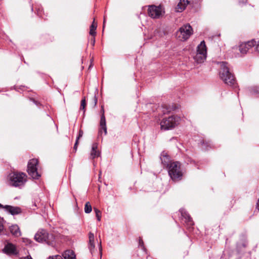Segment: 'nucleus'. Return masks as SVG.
Here are the masks:
<instances>
[{"instance_id": "nucleus-1", "label": "nucleus", "mask_w": 259, "mask_h": 259, "mask_svg": "<svg viewBox=\"0 0 259 259\" xmlns=\"http://www.w3.org/2000/svg\"><path fill=\"white\" fill-rule=\"evenodd\" d=\"M220 76L225 83L229 86L235 87L236 80L233 73L230 70L228 63L220 62Z\"/></svg>"}, {"instance_id": "nucleus-2", "label": "nucleus", "mask_w": 259, "mask_h": 259, "mask_svg": "<svg viewBox=\"0 0 259 259\" xmlns=\"http://www.w3.org/2000/svg\"><path fill=\"white\" fill-rule=\"evenodd\" d=\"M27 181V176L23 172H14L9 175V184L15 187L21 188Z\"/></svg>"}, {"instance_id": "nucleus-3", "label": "nucleus", "mask_w": 259, "mask_h": 259, "mask_svg": "<svg viewBox=\"0 0 259 259\" xmlns=\"http://www.w3.org/2000/svg\"><path fill=\"white\" fill-rule=\"evenodd\" d=\"M167 169L168 175L173 181H177L182 179L183 174L181 170V163L179 162H170Z\"/></svg>"}, {"instance_id": "nucleus-4", "label": "nucleus", "mask_w": 259, "mask_h": 259, "mask_svg": "<svg viewBox=\"0 0 259 259\" xmlns=\"http://www.w3.org/2000/svg\"><path fill=\"white\" fill-rule=\"evenodd\" d=\"M34 238L37 242H45L49 245L54 246L55 244V238L54 235L49 234L45 230L38 231L35 234Z\"/></svg>"}, {"instance_id": "nucleus-5", "label": "nucleus", "mask_w": 259, "mask_h": 259, "mask_svg": "<svg viewBox=\"0 0 259 259\" xmlns=\"http://www.w3.org/2000/svg\"><path fill=\"white\" fill-rule=\"evenodd\" d=\"M180 120V117L175 115L164 118L160 122L161 129L163 130H171L179 124Z\"/></svg>"}, {"instance_id": "nucleus-6", "label": "nucleus", "mask_w": 259, "mask_h": 259, "mask_svg": "<svg viewBox=\"0 0 259 259\" xmlns=\"http://www.w3.org/2000/svg\"><path fill=\"white\" fill-rule=\"evenodd\" d=\"M192 34V28L189 24L184 25L180 27L177 32L176 35L180 40L188 39Z\"/></svg>"}, {"instance_id": "nucleus-7", "label": "nucleus", "mask_w": 259, "mask_h": 259, "mask_svg": "<svg viewBox=\"0 0 259 259\" xmlns=\"http://www.w3.org/2000/svg\"><path fill=\"white\" fill-rule=\"evenodd\" d=\"M206 47L204 41L203 40L198 46L197 53L194 59L198 63H201L206 59Z\"/></svg>"}, {"instance_id": "nucleus-8", "label": "nucleus", "mask_w": 259, "mask_h": 259, "mask_svg": "<svg viewBox=\"0 0 259 259\" xmlns=\"http://www.w3.org/2000/svg\"><path fill=\"white\" fill-rule=\"evenodd\" d=\"M37 159H32L29 161L27 165V172L29 175L34 179H37L40 177L37 171Z\"/></svg>"}, {"instance_id": "nucleus-9", "label": "nucleus", "mask_w": 259, "mask_h": 259, "mask_svg": "<svg viewBox=\"0 0 259 259\" xmlns=\"http://www.w3.org/2000/svg\"><path fill=\"white\" fill-rule=\"evenodd\" d=\"M148 15L152 18H158L162 14V10L161 7L150 6L148 10Z\"/></svg>"}, {"instance_id": "nucleus-10", "label": "nucleus", "mask_w": 259, "mask_h": 259, "mask_svg": "<svg viewBox=\"0 0 259 259\" xmlns=\"http://www.w3.org/2000/svg\"><path fill=\"white\" fill-rule=\"evenodd\" d=\"M255 45L256 41L254 39H252L246 42H242L239 46V50L241 54H245L247 53L250 49Z\"/></svg>"}, {"instance_id": "nucleus-11", "label": "nucleus", "mask_w": 259, "mask_h": 259, "mask_svg": "<svg viewBox=\"0 0 259 259\" xmlns=\"http://www.w3.org/2000/svg\"><path fill=\"white\" fill-rule=\"evenodd\" d=\"M4 210L12 215L19 214L22 212V209L20 207L9 205H5Z\"/></svg>"}, {"instance_id": "nucleus-12", "label": "nucleus", "mask_w": 259, "mask_h": 259, "mask_svg": "<svg viewBox=\"0 0 259 259\" xmlns=\"http://www.w3.org/2000/svg\"><path fill=\"white\" fill-rule=\"evenodd\" d=\"M4 251L9 255H17L18 251L15 245L11 243L7 242L3 249Z\"/></svg>"}, {"instance_id": "nucleus-13", "label": "nucleus", "mask_w": 259, "mask_h": 259, "mask_svg": "<svg viewBox=\"0 0 259 259\" xmlns=\"http://www.w3.org/2000/svg\"><path fill=\"white\" fill-rule=\"evenodd\" d=\"M102 114L101 115L100 122V129L99 130V133L100 134H101L102 130H103L104 131L105 135H106L107 133V132L106 123V119H105V116L104 115V110L103 107H102Z\"/></svg>"}, {"instance_id": "nucleus-14", "label": "nucleus", "mask_w": 259, "mask_h": 259, "mask_svg": "<svg viewBox=\"0 0 259 259\" xmlns=\"http://www.w3.org/2000/svg\"><path fill=\"white\" fill-rule=\"evenodd\" d=\"M182 216L185 219V221L187 225L189 226H192L194 225V222L192 221L189 214L183 208L180 210Z\"/></svg>"}, {"instance_id": "nucleus-15", "label": "nucleus", "mask_w": 259, "mask_h": 259, "mask_svg": "<svg viewBox=\"0 0 259 259\" xmlns=\"http://www.w3.org/2000/svg\"><path fill=\"white\" fill-rule=\"evenodd\" d=\"M160 159L161 163L164 166H166L167 168L170 162H172L170 160V157L166 152L163 151L161 154Z\"/></svg>"}, {"instance_id": "nucleus-16", "label": "nucleus", "mask_w": 259, "mask_h": 259, "mask_svg": "<svg viewBox=\"0 0 259 259\" xmlns=\"http://www.w3.org/2000/svg\"><path fill=\"white\" fill-rule=\"evenodd\" d=\"M98 144L94 143L92 144V150L90 154V158L92 159L100 156V152L97 150Z\"/></svg>"}, {"instance_id": "nucleus-17", "label": "nucleus", "mask_w": 259, "mask_h": 259, "mask_svg": "<svg viewBox=\"0 0 259 259\" xmlns=\"http://www.w3.org/2000/svg\"><path fill=\"white\" fill-rule=\"evenodd\" d=\"M189 3V2L188 0H180L176 7V11L177 12H182L186 9Z\"/></svg>"}, {"instance_id": "nucleus-18", "label": "nucleus", "mask_w": 259, "mask_h": 259, "mask_svg": "<svg viewBox=\"0 0 259 259\" xmlns=\"http://www.w3.org/2000/svg\"><path fill=\"white\" fill-rule=\"evenodd\" d=\"M10 231L11 234L15 237H19L21 233L19 226L17 225H13L10 227Z\"/></svg>"}, {"instance_id": "nucleus-19", "label": "nucleus", "mask_w": 259, "mask_h": 259, "mask_svg": "<svg viewBox=\"0 0 259 259\" xmlns=\"http://www.w3.org/2000/svg\"><path fill=\"white\" fill-rule=\"evenodd\" d=\"M89 248L90 250V252L92 253L93 251L94 250V248H95V244H94V235L92 232H90L89 234Z\"/></svg>"}, {"instance_id": "nucleus-20", "label": "nucleus", "mask_w": 259, "mask_h": 259, "mask_svg": "<svg viewBox=\"0 0 259 259\" xmlns=\"http://www.w3.org/2000/svg\"><path fill=\"white\" fill-rule=\"evenodd\" d=\"M64 259H76L75 254L73 250H67L62 254Z\"/></svg>"}, {"instance_id": "nucleus-21", "label": "nucleus", "mask_w": 259, "mask_h": 259, "mask_svg": "<svg viewBox=\"0 0 259 259\" xmlns=\"http://www.w3.org/2000/svg\"><path fill=\"white\" fill-rule=\"evenodd\" d=\"M248 91L252 96H259V85H252L248 87Z\"/></svg>"}, {"instance_id": "nucleus-22", "label": "nucleus", "mask_w": 259, "mask_h": 259, "mask_svg": "<svg viewBox=\"0 0 259 259\" xmlns=\"http://www.w3.org/2000/svg\"><path fill=\"white\" fill-rule=\"evenodd\" d=\"M97 27V23L94 21L90 27V34L92 36H95L96 34V28Z\"/></svg>"}, {"instance_id": "nucleus-23", "label": "nucleus", "mask_w": 259, "mask_h": 259, "mask_svg": "<svg viewBox=\"0 0 259 259\" xmlns=\"http://www.w3.org/2000/svg\"><path fill=\"white\" fill-rule=\"evenodd\" d=\"M92 207L89 202H87L84 206V212L89 213L92 211Z\"/></svg>"}, {"instance_id": "nucleus-24", "label": "nucleus", "mask_w": 259, "mask_h": 259, "mask_svg": "<svg viewBox=\"0 0 259 259\" xmlns=\"http://www.w3.org/2000/svg\"><path fill=\"white\" fill-rule=\"evenodd\" d=\"M86 106V101L85 98L84 97L83 99H82L81 101V104H80V110L83 111V113H84L85 112V107Z\"/></svg>"}, {"instance_id": "nucleus-25", "label": "nucleus", "mask_w": 259, "mask_h": 259, "mask_svg": "<svg viewBox=\"0 0 259 259\" xmlns=\"http://www.w3.org/2000/svg\"><path fill=\"white\" fill-rule=\"evenodd\" d=\"M94 211L95 212L96 216L97 217V220L98 221H101V211L100 210H99L98 209H97V208H94Z\"/></svg>"}, {"instance_id": "nucleus-26", "label": "nucleus", "mask_w": 259, "mask_h": 259, "mask_svg": "<svg viewBox=\"0 0 259 259\" xmlns=\"http://www.w3.org/2000/svg\"><path fill=\"white\" fill-rule=\"evenodd\" d=\"M4 220L3 218L0 217V235L3 232L4 230Z\"/></svg>"}, {"instance_id": "nucleus-27", "label": "nucleus", "mask_w": 259, "mask_h": 259, "mask_svg": "<svg viewBox=\"0 0 259 259\" xmlns=\"http://www.w3.org/2000/svg\"><path fill=\"white\" fill-rule=\"evenodd\" d=\"M48 259H63L61 255H56L52 256H49Z\"/></svg>"}, {"instance_id": "nucleus-28", "label": "nucleus", "mask_w": 259, "mask_h": 259, "mask_svg": "<svg viewBox=\"0 0 259 259\" xmlns=\"http://www.w3.org/2000/svg\"><path fill=\"white\" fill-rule=\"evenodd\" d=\"M83 131H81V130H80V131H79L78 135V136H77V138H76V140L78 141V140H79V139L80 138H81V137H82V136H83Z\"/></svg>"}, {"instance_id": "nucleus-29", "label": "nucleus", "mask_w": 259, "mask_h": 259, "mask_svg": "<svg viewBox=\"0 0 259 259\" xmlns=\"http://www.w3.org/2000/svg\"><path fill=\"white\" fill-rule=\"evenodd\" d=\"M139 246H140L142 249H144V242L141 239H139Z\"/></svg>"}, {"instance_id": "nucleus-30", "label": "nucleus", "mask_w": 259, "mask_h": 259, "mask_svg": "<svg viewBox=\"0 0 259 259\" xmlns=\"http://www.w3.org/2000/svg\"><path fill=\"white\" fill-rule=\"evenodd\" d=\"M78 144V141L76 140L75 143L74 144V147H73V150L76 152L77 149V145Z\"/></svg>"}, {"instance_id": "nucleus-31", "label": "nucleus", "mask_w": 259, "mask_h": 259, "mask_svg": "<svg viewBox=\"0 0 259 259\" xmlns=\"http://www.w3.org/2000/svg\"><path fill=\"white\" fill-rule=\"evenodd\" d=\"M94 106H96V105H97V98L96 97V96H94Z\"/></svg>"}, {"instance_id": "nucleus-32", "label": "nucleus", "mask_w": 259, "mask_h": 259, "mask_svg": "<svg viewBox=\"0 0 259 259\" xmlns=\"http://www.w3.org/2000/svg\"><path fill=\"white\" fill-rule=\"evenodd\" d=\"M255 50L259 52V41H258L257 44L256 45Z\"/></svg>"}, {"instance_id": "nucleus-33", "label": "nucleus", "mask_w": 259, "mask_h": 259, "mask_svg": "<svg viewBox=\"0 0 259 259\" xmlns=\"http://www.w3.org/2000/svg\"><path fill=\"white\" fill-rule=\"evenodd\" d=\"M247 0H239L240 4H245L247 2Z\"/></svg>"}, {"instance_id": "nucleus-34", "label": "nucleus", "mask_w": 259, "mask_h": 259, "mask_svg": "<svg viewBox=\"0 0 259 259\" xmlns=\"http://www.w3.org/2000/svg\"><path fill=\"white\" fill-rule=\"evenodd\" d=\"M22 259H32L30 255H28Z\"/></svg>"}, {"instance_id": "nucleus-35", "label": "nucleus", "mask_w": 259, "mask_h": 259, "mask_svg": "<svg viewBox=\"0 0 259 259\" xmlns=\"http://www.w3.org/2000/svg\"><path fill=\"white\" fill-rule=\"evenodd\" d=\"M92 42H93V45H94L95 42V38L94 37V38L92 39Z\"/></svg>"}, {"instance_id": "nucleus-36", "label": "nucleus", "mask_w": 259, "mask_h": 259, "mask_svg": "<svg viewBox=\"0 0 259 259\" xmlns=\"http://www.w3.org/2000/svg\"><path fill=\"white\" fill-rule=\"evenodd\" d=\"M5 205H2L0 203V208H3L4 209Z\"/></svg>"}, {"instance_id": "nucleus-37", "label": "nucleus", "mask_w": 259, "mask_h": 259, "mask_svg": "<svg viewBox=\"0 0 259 259\" xmlns=\"http://www.w3.org/2000/svg\"><path fill=\"white\" fill-rule=\"evenodd\" d=\"M105 23V17H104V22H103V28L104 27Z\"/></svg>"}, {"instance_id": "nucleus-38", "label": "nucleus", "mask_w": 259, "mask_h": 259, "mask_svg": "<svg viewBox=\"0 0 259 259\" xmlns=\"http://www.w3.org/2000/svg\"><path fill=\"white\" fill-rule=\"evenodd\" d=\"M205 150H208V148L207 147H206V148H205Z\"/></svg>"}, {"instance_id": "nucleus-39", "label": "nucleus", "mask_w": 259, "mask_h": 259, "mask_svg": "<svg viewBox=\"0 0 259 259\" xmlns=\"http://www.w3.org/2000/svg\"><path fill=\"white\" fill-rule=\"evenodd\" d=\"M33 102H34L36 104H37L36 102H35L34 100H33Z\"/></svg>"}, {"instance_id": "nucleus-40", "label": "nucleus", "mask_w": 259, "mask_h": 259, "mask_svg": "<svg viewBox=\"0 0 259 259\" xmlns=\"http://www.w3.org/2000/svg\"><path fill=\"white\" fill-rule=\"evenodd\" d=\"M202 145H205L204 142L202 143Z\"/></svg>"}, {"instance_id": "nucleus-41", "label": "nucleus", "mask_w": 259, "mask_h": 259, "mask_svg": "<svg viewBox=\"0 0 259 259\" xmlns=\"http://www.w3.org/2000/svg\"><path fill=\"white\" fill-rule=\"evenodd\" d=\"M101 243H100V248H101Z\"/></svg>"}]
</instances>
